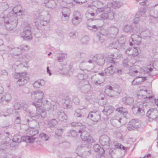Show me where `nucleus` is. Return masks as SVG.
Instances as JSON below:
<instances>
[{"mask_svg":"<svg viewBox=\"0 0 158 158\" xmlns=\"http://www.w3.org/2000/svg\"><path fill=\"white\" fill-rule=\"evenodd\" d=\"M119 29L117 27L113 26L111 27L108 30H102L98 34L99 40L101 43L104 42L105 38L107 37L110 38H114L118 33Z\"/></svg>","mask_w":158,"mask_h":158,"instance_id":"f257e3e1","label":"nucleus"},{"mask_svg":"<svg viewBox=\"0 0 158 158\" xmlns=\"http://www.w3.org/2000/svg\"><path fill=\"white\" fill-rule=\"evenodd\" d=\"M86 73L87 74H79L77 76L78 79L80 81L79 84V87L82 91L84 92H86L88 90V89H86L87 85L89 84L87 78L88 75H92L89 74L88 72Z\"/></svg>","mask_w":158,"mask_h":158,"instance_id":"f03ea898","label":"nucleus"},{"mask_svg":"<svg viewBox=\"0 0 158 158\" xmlns=\"http://www.w3.org/2000/svg\"><path fill=\"white\" fill-rule=\"evenodd\" d=\"M121 92V89L119 86L115 85L114 87L108 85L105 87V93L107 95L114 97L118 95Z\"/></svg>","mask_w":158,"mask_h":158,"instance_id":"7ed1b4c3","label":"nucleus"},{"mask_svg":"<svg viewBox=\"0 0 158 158\" xmlns=\"http://www.w3.org/2000/svg\"><path fill=\"white\" fill-rule=\"evenodd\" d=\"M44 95V92L40 89L33 91L31 93L32 100L35 101L36 102L35 103L37 104H38V103H40L42 102Z\"/></svg>","mask_w":158,"mask_h":158,"instance_id":"20e7f679","label":"nucleus"},{"mask_svg":"<svg viewBox=\"0 0 158 158\" xmlns=\"http://www.w3.org/2000/svg\"><path fill=\"white\" fill-rule=\"evenodd\" d=\"M92 5L94 6H92V9H95L97 13L101 12L103 11H108V10H110V7H107V6L106 7H104L103 3L99 1H94ZM92 7H91L90 9Z\"/></svg>","mask_w":158,"mask_h":158,"instance_id":"39448f33","label":"nucleus"},{"mask_svg":"<svg viewBox=\"0 0 158 158\" xmlns=\"http://www.w3.org/2000/svg\"><path fill=\"white\" fill-rule=\"evenodd\" d=\"M27 133L29 136H26L25 140L29 143H32L37 137V135L39 133L38 131L35 128H31L27 131Z\"/></svg>","mask_w":158,"mask_h":158,"instance_id":"423d86ee","label":"nucleus"},{"mask_svg":"<svg viewBox=\"0 0 158 158\" xmlns=\"http://www.w3.org/2000/svg\"><path fill=\"white\" fill-rule=\"evenodd\" d=\"M21 35L24 40H30L32 39L31 28L30 24H27L24 27Z\"/></svg>","mask_w":158,"mask_h":158,"instance_id":"0eeeda50","label":"nucleus"},{"mask_svg":"<svg viewBox=\"0 0 158 158\" xmlns=\"http://www.w3.org/2000/svg\"><path fill=\"white\" fill-rule=\"evenodd\" d=\"M104 76V73H103L95 74V76H94L92 77V83L96 85H100L103 82V77Z\"/></svg>","mask_w":158,"mask_h":158,"instance_id":"6e6552de","label":"nucleus"},{"mask_svg":"<svg viewBox=\"0 0 158 158\" xmlns=\"http://www.w3.org/2000/svg\"><path fill=\"white\" fill-rule=\"evenodd\" d=\"M49 16L48 15L46 16L42 15L39 16L38 18L34 19V22L39 25V23L42 26H45L49 23Z\"/></svg>","mask_w":158,"mask_h":158,"instance_id":"1a4fd4ad","label":"nucleus"},{"mask_svg":"<svg viewBox=\"0 0 158 158\" xmlns=\"http://www.w3.org/2000/svg\"><path fill=\"white\" fill-rule=\"evenodd\" d=\"M150 91H147V90H141L140 92L138 95V98H140V97L143 99L147 100V102H152V99L153 96L149 95Z\"/></svg>","mask_w":158,"mask_h":158,"instance_id":"9d476101","label":"nucleus"},{"mask_svg":"<svg viewBox=\"0 0 158 158\" xmlns=\"http://www.w3.org/2000/svg\"><path fill=\"white\" fill-rule=\"evenodd\" d=\"M4 25L6 30H12L16 27L17 25V19H14L11 21H5Z\"/></svg>","mask_w":158,"mask_h":158,"instance_id":"9b49d317","label":"nucleus"},{"mask_svg":"<svg viewBox=\"0 0 158 158\" xmlns=\"http://www.w3.org/2000/svg\"><path fill=\"white\" fill-rule=\"evenodd\" d=\"M82 21V17L80 12H75L72 19V22L73 25L77 26Z\"/></svg>","mask_w":158,"mask_h":158,"instance_id":"f8f14e48","label":"nucleus"},{"mask_svg":"<svg viewBox=\"0 0 158 158\" xmlns=\"http://www.w3.org/2000/svg\"><path fill=\"white\" fill-rule=\"evenodd\" d=\"M141 38L136 34H133L129 40L130 46H132L134 44L138 45L141 42Z\"/></svg>","mask_w":158,"mask_h":158,"instance_id":"ddd939ff","label":"nucleus"},{"mask_svg":"<svg viewBox=\"0 0 158 158\" xmlns=\"http://www.w3.org/2000/svg\"><path fill=\"white\" fill-rule=\"evenodd\" d=\"M146 115L149 118L155 119L158 117V110L156 108H151L147 112Z\"/></svg>","mask_w":158,"mask_h":158,"instance_id":"4468645a","label":"nucleus"},{"mask_svg":"<svg viewBox=\"0 0 158 158\" xmlns=\"http://www.w3.org/2000/svg\"><path fill=\"white\" fill-rule=\"evenodd\" d=\"M32 104L35 106L37 111V114H39V117L41 116L42 118L45 117L47 115V113L46 111L42 108L40 104H37L35 102H32Z\"/></svg>","mask_w":158,"mask_h":158,"instance_id":"2eb2a0df","label":"nucleus"},{"mask_svg":"<svg viewBox=\"0 0 158 158\" xmlns=\"http://www.w3.org/2000/svg\"><path fill=\"white\" fill-rule=\"evenodd\" d=\"M79 133H81L80 136L83 141L88 143L91 142L92 139L90 136L89 133L87 131L84 130L83 129H80L79 130Z\"/></svg>","mask_w":158,"mask_h":158,"instance_id":"dca6fc26","label":"nucleus"},{"mask_svg":"<svg viewBox=\"0 0 158 158\" xmlns=\"http://www.w3.org/2000/svg\"><path fill=\"white\" fill-rule=\"evenodd\" d=\"M88 118L93 122H97L100 119L101 117L99 111H91L88 114Z\"/></svg>","mask_w":158,"mask_h":158,"instance_id":"f3484780","label":"nucleus"},{"mask_svg":"<svg viewBox=\"0 0 158 158\" xmlns=\"http://www.w3.org/2000/svg\"><path fill=\"white\" fill-rule=\"evenodd\" d=\"M93 61L98 65L102 66L105 62L103 56L100 55H96L93 57Z\"/></svg>","mask_w":158,"mask_h":158,"instance_id":"a211bd4d","label":"nucleus"},{"mask_svg":"<svg viewBox=\"0 0 158 158\" xmlns=\"http://www.w3.org/2000/svg\"><path fill=\"white\" fill-rule=\"evenodd\" d=\"M108 11H106L107 13H103L101 14L99 16L100 18L103 19H109L110 20L113 19L114 17V13L110 10H108Z\"/></svg>","mask_w":158,"mask_h":158,"instance_id":"6ab92c4d","label":"nucleus"},{"mask_svg":"<svg viewBox=\"0 0 158 158\" xmlns=\"http://www.w3.org/2000/svg\"><path fill=\"white\" fill-rule=\"evenodd\" d=\"M132 109L134 112L137 111V113H140L142 114L144 113L143 105L140 103L138 102L136 105H133Z\"/></svg>","mask_w":158,"mask_h":158,"instance_id":"aec40b11","label":"nucleus"},{"mask_svg":"<svg viewBox=\"0 0 158 158\" xmlns=\"http://www.w3.org/2000/svg\"><path fill=\"white\" fill-rule=\"evenodd\" d=\"M87 62L84 61H81L79 64L80 69L85 71V73L88 72L89 74H92L95 73V72L92 69H89L88 68H86Z\"/></svg>","mask_w":158,"mask_h":158,"instance_id":"412c9836","label":"nucleus"},{"mask_svg":"<svg viewBox=\"0 0 158 158\" xmlns=\"http://www.w3.org/2000/svg\"><path fill=\"white\" fill-rule=\"evenodd\" d=\"M109 140L110 139L108 136L106 135H103L100 137V143L102 146H107V148H109L110 144Z\"/></svg>","mask_w":158,"mask_h":158,"instance_id":"4be33fe9","label":"nucleus"},{"mask_svg":"<svg viewBox=\"0 0 158 158\" xmlns=\"http://www.w3.org/2000/svg\"><path fill=\"white\" fill-rule=\"evenodd\" d=\"M11 99V95L9 94H6L1 97L0 102L4 105H6L10 101Z\"/></svg>","mask_w":158,"mask_h":158,"instance_id":"5701e85b","label":"nucleus"},{"mask_svg":"<svg viewBox=\"0 0 158 158\" xmlns=\"http://www.w3.org/2000/svg\"><path fill=\"white\" fill-rule=\"evenodd\" d=\"M43 104L44 105V108L46 110H52L53 111L56 110L57 106L56 105L49 103L48 100H46L44 102Z\"/></svg>","mask_w":158,"mask_h":158,"instance_id":"b1692460","label":"nucleus"},{"mask_svg":"<svg viewBox=\"0 0 158 158\" xmlns=\"http://www.w3.org/2000/svg\"><path fill=\"white\" fill-rule=\"evenodd\" d=\"M29 80V77L26 76H24L23 77H20V78L17 81V84L19 86H22L26 84Z\"/></svg>","mask_w":158,"mask_h":158,"instance_id":"393cba45","label":"nucleus"},{"mask_svg":"<svg viewBox=\"0 0 158 158\" xmlns=\"http://www.w3.org/2000/svg\"><path fill=\"white\" fill-rule=\"evenodd\" d=\"M146 80V77H137L132 81L131 85H139L141 82L145 81Z\"/></svg>","mask_w":158,"mask_h":158,"instance_id":"a878e982","label":"nucleus"},{"mask_svg":"<svg viewBox=\"0 0 158 158\" xmlns=\"http://www.w3.org/2000/svg\"><path fill=\"white\" fill-rule=\"evenodd\" d=\"M121 2L117 1H113L111 2H110L107 4V7H110V10H109L111 11V8L112 7L113 8H120L122 5Z\"/></svg>","mask_w":158,"mask_h":158,"instance_id":"bb28decb","label":"nucleus"},{"mask_svg":"<svg viewBox=\"0 0 158 158\" xmlns=\"http://www.w3.org/2000/svg\"><path fill=\"white\" fill-rule=\"evenodd\" d=\"M44 4L47 7L53 8L56 6L55 0H45Z\"/></svg>","mask_w":158,"mask_h":158,"instance_id":"cd10ccee","label":"nucleus"},{"mask_svg":"<svg viewBox=\"0 0 158 158\" xmlns=\"http://www.w3.org/2000/svg\"><path fill=\"white\" fill-rule=\"evenodd\" d=\"M114 110V107L112 106H106L104 107L103 111L104 114L108 116L112 113Z\"/></svg>","mask_w":158,"mask_h":158,"instance_id":"c85d7f7f","label":"nucleus"},{"mask_svg":"<svg viewBox=\"0 0 158 158\" xmlns=\"http://www.w3.org/2000/svg\"><path fill=\"white\" fill-rule=\"evenodd\" d=\"M115 69L114 67L112 65L105 70L104 76L105 75L110 76L113 74L115 72Z\"/></svg>","mask_w":158,"mask_h":158,"instance_id":"c756f323","label":"nucleus"},{"mask_svg":"<svg viewBox=\"0 0 158 158\" xmlns=\"http://www.w3.org/2000/svg\"><path fill=\"white\" fill-rule=\"evenodd\" d=\"M123 102L125 105H131L133 104L134 100L132 97H125L122 99Z\"/></svg>","mask_w":158,"mask_h":158,"instance_id":"7c9ffc66","label":"nucleus"},{"mask_svg":"<svg viewBox=\"0 0 158 158\" xmlns=\"http://www.w3.org/2000/svg\"><path fill=\"white\" fill-rule=\"evenodd\" d=\"M12 10L13 13L18 15H21L23 12L22 8L20 5L15 6L13 8Z\"/></svg>","mask_w":158,"mask_h":158,"instance_id":"2f4dec72","label":"nucleus"},{"mask_svg":"<svg viewBox=\"0 0 158 158\" xmlns=\"http://www.w3.org/2000/svg\"><path fill=\"white\" fill-rule=\"evenodd\" d=\"M56 118L61 121H64L67 119V116L65 113L60 111H57Z\"/></svg>","mask_w":158,"mask_h":158,"instance_id":"473e14b6","label":"nucleus"},{"mask_svg":"<svg viewBox=\"0 0 158 158\" xmlns=\"http://www.w3.org/2000/svg\"><path fill=\"white\" fill-rule=\"evenodd\" d=\"M45 84L44 81L42 80H39L35 81L33 85L34 88H40V86H44Z\"/></svg>","mask_w":158,"mask_h":158,"instance_id":"72a5a7b5","label":"nucleus"},{"mask_svg":"<svg viewBox=\"0 0 158 158\" xmlns=\"http://www.w3.org/2000/svg\"><path fill=\"white\" fill-rule=\"evenodd\" d=\"M94 149L95 152H98L100 155L103 154L105 152V150L103 148H101L99 144L94 145Z\"/></svg>","mask_w":158,"mask_h":158,"instance_id":"f704fd0d","label":"nucleus"},{"mask_svg":"<svg viewBox=\"0 0 158 158\" xmlns=\"http://www.w3.org/2000/svg\"><path fill=\"white\" fill-rule=\"evenodd\" d=\"M10 146L9 143L7 141L2 142L0 143V151L4 152Z\"/></svg>","mask_w":158,"mask_h":158,"instance_id":"c9c22d12","label":"nucleus"},{"mask_svg":"<svg viewBox=\"0 0 158 158\" xmlns=\"http://www.w3.org/2000/svg\"><path fill=\"white\" fill-rule=\"evenodd\" d=\"M136 67H139V66H130V68H128V70L129 71V72L127 73L131 76H135L136 75L137 73H138V71L135 70V68H136Z\"/></svg>","mask_w":158,"mask_h":158,"instance_id":"e433bc0d","label":"nucleus"},{"mask_svg":"<svg viewBox=\"0 0 158 158\" xmlns=\"http://www.w3.org/2000/svg\"><path fill=\"white\" fill-rule=\"evenodd\" d=\"M63 103V105L64 108L69 109L71 108L72 106L69 99H68L64 100V102Z\"/></svg>","mask_w":158,"mask_h":158,"instance_id":"4c0bfd02","label":"nucleus"},{"mask_svg":"<svg viewBox=\"0 0 158 158\" xmlns=\"http://www.w3.org/2000/svg\"><path fill=\"white\" fill-rule=\"evenodd\" d=\"M121 44L119 43L118 41H117L115 42H113L110 45V47L112 48L117 49L118 48L121 46Z\"/></svg>","mask_w":158,"mask_h":158,"instance_id":"58836bf2","label":"nucleus"},{"mask_svg":"<svg viewBox=\"0 0 158 158\" xmlns=\"http://www.w3.org/2000/svg\"><path fill=\"white\" fill-rule=\"evenodd\" d=\"M84 147V145H81L78 147L77 149L76 152H77V154L78 156L82 157L83 156V154L81 153L84 151L83 148Z\"/></svg>","mask_w":158,"mask_h":158,"instance_id":"ea45409f","label":"nucleus"},{"mask_svg":"<svg viewBox=\"0 0 158 158\" xmlns=\"http://www.w3.org/2000/svg\"><path fill=\"white\" fill-rule=\"evenodd\" d=\"M124 31L126 32H133L132 27L131 25H126L123 28Z\"/></svg>","mask_w":158,"mask_h":158,"instance_id":"a19ab883","label":"nucleus"},{"mask_svg":"<svg viewBox=\"0 0 158 158\" xmlns=\"http://www.w3.org/2000/svg\"><path fill=\"white\" fill-rule=\"evenodd\" d=\"M48 123L49 126L52 128L57 124V121L56 119H53L49 120Z\"/></svg>","mask_w":158,"mask_h":158,"instance_id":"79ce46f5","label":"nucleus"},{"mask_svg":"<svg viewBox=\"0 0 158 158\" xmlns=\"http://www.w3.org/2000/svg\"><path fill=\"white\" fill-rule=\"evenodd\" d=\"M58 72L61 73H63L64 74L68 75L69 76H70L72 75L73 73L70 71H68L65 69L63 68L62 70L59 69L58 70Z\"/></svg>","mask_w":158,"mask_h":158,"instance_id":"37998d69","label":"nucleus"},{"mask_svg":"<svg viewBox=\"0 0 158 158\" xmlns=\"http://www.w3.org/2000/svg\"><path fill=\"white\" fill-rule=\"evenodd\" d=\"M22 137L19 135H15L13 139V142L19 143L21 141Z\"/></svg>","mask_w":158,"mask_h":158,"instance_id":"c03bdc74","label":"nucleus"},{"mask_svg":"<svg viewBox=\"0 0 158 158\" xmlns=\"http://www.w3.org/2000/svg\"><path fill=\"white\" fill-rule=\"evenodd\" d=\"M116 111L120 113H122L123 114L124 113H128V112L127 109L123 107H121L117 108L116 109Z\"/></svg>","mask_w":158,"mask_h":158,"instance_id":"a18cd8bd","label":"nucleus"},{"mask_svg":"<svg viewBox=\"0 0 158 158\" xmlns=\"http://www.w3.org/2000/svg\"><path fill=\"white\" fill-rule=\"evenodd\" d=\"M66 56L67 55L65 53H62L58 56L57 60L59 62H62L65 59Z\"/></svg>","mask_w":158,"mask_h":158,"instance_id":"49530a36","label":"nucleus"},{"mask_svg":"<svg viewBox=\"0 0 158 158\" xmlns=\"http://www.w3.org/2000/svg\"><path fill=\"white\" fill-rule=\"evenodd\" d=\"M31 118L33 117L35 118L38 119L39 118V114H37V111L36 113L35 111H31L29 112Z\"/></svg>","mask_w":158,"mask_h":158,"instance_id":"de8ad7c7","label":"nucleus"},{"mask_svg":"<svg viewBox=\"0 0 158 158\" xmlns=\"http://www.w3.org/2000/svg\"><path fill=\"white\" fill-rule=\"evenodd\" d=\"M27 73L26 72H23L21 73H15L14 75V77L15 78H20V77H23L24 76H26Z\"/></svg>","mask_w":158,"mask_h":158,"instance_id":"09e8293b","label":"nucleus"},{"mask_svg":"<svg viewBox=\"0 0 158 158\" xmlns=\"http://www.w3.org/2000/svg\"><path fill=\"white\" fill-rule=\"evenodd\" d=\"M78 35V33L77 31H72L70 32L69 34V37L72 39H74L76 38Z\"/></svg>","mask_w":158,"mask_h":158,"instance_id":"8fccbe9b","label":"nucleus"},{"mask_svg":"<svg viewBox=\"0 0 158 158\" xmlns=\"http://www.w3.org/2000/svg\"><path fill=\"white\" fill-rule=\"evenodd\" d=\"M139 48L137 47H134L132 48V52L131 56H136L139 54L138 51Z\"/></svg>","mask_w":158,"mask_h":158,"instance_id":"3c124183","label":"nucleus"},{"mask_svg":"<svg viewBox=\"0 0 158 158\" xmlns=\"http://www.w3.org/2000/svg\"><path fill=\"white\" fill-rule=\"evenodd\" d=\"M63 129L62 128H59L57 129L55 133V136L56 137H59L61 135L63 132Z\"/></svg>","mask_w":158,"mask_h":158,"instance_id":"603ef678","label":"nucleus"},{"mask_svg":"<svg viewBox=\"0 0 158 158\" xmlns=\"http://www.w3.org/2000/svg\"><path fill=\"white\" fill-rule=\"evenodd\" d=\"M129 60L127 58L124 59L123 60V64L124 66L126 67V69L128 70V68H130L131 66L129 65L128 64Z\"/></svg>","mask_w":158,"mask_h":158,"instance_id":"864d4df0","label":"nucleus"},{"mask_svg":"<svg viewBox=\"0 0 158 158\" xmlns=\"http://www.w3.org/2000/svg\"><path fill=\"white\" fill-rule=\"evenodd\" d=\"M137 14L139 17H146L147 16L146 11L145 10L140 11Z\"/></svg>","mask_w":158,"mask_h":158,"instance_id":"5fc2aeb1","label":"nucleus"},{"mask_svg":"<svg viewBox=\"0 0 158 158\" xmlns=\"http://www.w3.org/2000/svg\"><path fill=\"white\" fill-rule=\"evenodd\" d=\"M79 133H78L75 130H71L70 131L69 133V135L73 137H76Z\"/></svg>","mask_w":158,"mask_h":158,"instance_id":"6e6d98bb","label":"nucleus"},{"mask_svg":"<svg viewBox=\"0 0 158 158\" xmlns=\"http://www.w3.org/2000/svg\"><path fill=\"white\" fill-rule=\"evenodd\" d=\"M150 18H153L154 19H158V10L154 9L153 11V15H151L150 16Z\"/></svg>","mask_w":158,"mask_h":158,"instance_id":"4d7b16f0","label":"nucleus"},{"mask_svg":"<svg viewBox=\"0 0 158 158\" xmlns=\"http://www.w3.org/2000/svg\"><path fill=\"white\" fill-rule=\"evenodd\" d=\"M40 136L41 139L47 141L48 139V136L44 133H41L40 134Z\"/></svg>","mask_w":158,"mask_h":158,"instance_id":"13d9d810","label":"nucleus"},{"mask_svg":"<svg viewBox=\"0 0 158 158\" xmlns=\"http://www.w3.org/2000/svg\"><path fill=\"white\" fill-rule=\"evenodd\" d=\"M70 15L65 13H62V20L64 21L68 20L69 19Z\"/></svg>","mask_w":158,"mask_h":158,"instance_id":"bf43d9fd","label":"nucleus"},{"mask_svg":"<svg viewBox=\"0 0 158 158\" xmlns=\"http://www.w3.org/2000/svg\"><path fill=\"white\" fill-rule=\"evenodd\" d=\"M110 122L112 125L114 127L117 126V124L119 123L118 119H112L110 120Z\"/></svg>","mask_w":158,"mask_h":158,"instance_id":"052dcab7","label":"nucleus"},{"mask_svg":"<svg viewBox=\"0 0 158 158\" xmlns=\"http://www.w3.org/2000/svg\"><path fill=\"white\" fill-rule=\"evenodd\" d=\"M62 13L70 14V10L69 8L67 7H64L62 9Z\"/></svg>","mask_w":158,"mask_h":158,"instance_id":"680f3d73","label":"nucleus"},{"mask_svg":"<svg viewBox=\"0 0 158 158\" xmlns=\"http://www.w3.org/2000/svg\"><path fill=\"white\" fill-rule=\"evenodd\" d=\"M73 102L77 105H78L80 103L79 99L76 96H73Z\"/></svg>","mask_w":158,"mask_h":158,"instance_id":"e2e57ef3","label":"nucleus"},{"mask_svg":"<svg viewBox=\"0 0 158 158\" xmlns=\"http://www.w3.org/2000/svg\"><path fill=\"white\" fill-rule=\"evenodd\" d=\"M89 40V38L87 36H85L82 37L81 40V41L83 44H86Z\"/></svg>","mask_w":158,"mask_h":158,"instance_id":"0e129e2a","label":"nucleus"},{"mask_svg":"<svg viewBox=\"0 0 158 158\" xmlns=\"http://www.w3.org/2000/svg\"><path fill=\"white\" fill-rule=\"evenodd\" d=\"M127 129L129 131H131L132 130H134L135 129L134 127V126L133 125L131 124V123H130V122H129L128 123L127 126Z\"/></svg>","mask_w":158,"mask_h":158,"instance_id":"69168bd1","label":"nucleus"},{"mask_svg":"<svg viewBox=\"0 0 158 158\" xmlns=\"http://www.w3.org/2000/svg\"><path fill=\"white\" fill-rule=\"evenodd\" d=\"M135 129L139 128L141 127V122L140 121L135 119Z\"/></svg>","mask_w":158,"mask_h":158,"instance_id":"338daca9","label":"nucleus"},{"mask_svg":"<svg viewBox=\"0 0 158 158\" xmlns=\"http://www.w3.org/2000/svg\"><path fill=\"white\" fill-rule=\"evenodd\" d=\"M126 118L124 117L122 118H120L118 120L119 123H120L122 125H123L126 123Z\"/></svg>","mask_w":158,"mask_h":158,"instance_id":"774afa93","label":"nucleus"}]
</instances>
